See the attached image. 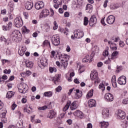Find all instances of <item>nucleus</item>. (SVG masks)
<instances>
[{"label":"nucleus","instance_id":"obj_1","mask_svg":"<svg viewBox=\"0 0 128 128\" xmlns=\"http://www.w3.org/2000/svg\"><path fill=\"white\" fill-rule=\"evenodd\" d=\"M98 72L96 71L92 72L90 74V78L94 82L95 84H98L100 82V79L98 76Z\"/></svg>","mask_w":128,"mask_h":128},{"label":"nucleus","instance_id":"obj_2","mask_svg":"<svg viewBox=\"0 0 128 128\" xmlns=\"http://www.w3.org/2000/svg\"><path fill=\"white\" fill-rule=\"evenodd\" d=\"M11 38H12V40L13 42H16V40L19 38L20 40V38H22V34L20 31L18 30H15L12 32V34H11Z\"/></svg>","mask_w":128,"mask_h":128},{"label":"nucleus","instance_id":"obj_3","mask_svg":"<svg viewBox=\"0 0 128 128\" xmlns=\"http://www.w3.org/2000/svg\"><path fill=\"white\" fill-rule=\"evenodd\" d=\"M18 88L20 92H21V94H26L28 90V85L24 82H21Z\"/></svg>","mask_w":128,"mask_h":128},{"label":"nucleus","instance_id":"obj_4","mask_svg":"<svg viewBox=\"0 0 128 128\" xmlns=\"http://www.w3.org/2000/svg\"><path fill=\"white\" fill-rule=\"evenodd\" d=\"M72 4L74 8H80L84 4V1L82 0H73Z\"/></svg>","mask_w":128,"mask_h":128},{"label":"nucleus","instance_id":"obj_5","mask_svg":"<svg viewBox=\"0 0 128 128\" xmlns=\"http://www.w3.org/2000/svg\"><path fill=\"white\" fill-rule=\"evenodd\" d=\"M38 66L40 68L44 69L46 66H48V60L46 58H42L38 62Z\"/></svg>","mask_w":128,"mask_h":128},{"label":"nucleus","instance_id":"obj_6","mask_svg":"<svg viewBox=\"0 0 128 128\" xmlns=\"http://www.w3.org/2000/svg\"><path fill=\"white\" fill-rule=\"evenodd\" d=\"M14 22L16 28H20L24 24L22 19V17L20 16L16 17L14 20Z\"/></svg>","mask_w":128,"mask_h":128},{"label":"nucleus","instance_id":"obj_7","mask_svg":"<svg viewBox=\"0 0 128 128\" xmlns=\"http://www.w3.org/2000/svg\"><path fill=\"white\" fill-rule=\"evenodd\" d=\"M84 36V32L82 30L77 29L74 31V36L76 38H82Z\"/></svg>","mask_w":128,"mask_h":128},{"label":"nucleus","instance_id":"obj_8","mask_svg":"<svg viewBox=\"0 0 128 128\" xmlns=\"http://www.w3.org/2000/svg\"><path fill=\"white\" fill-rule=\"evenodd\" d=\"M52 44L54 46H58L60 44V36L58 35H54L52 37Z\"/></svg>","mask_w":128,"mask_h":128},{"label":"nucleus","instance_id":"obj_9","mask_svg":"<svg viewBox=\"0 0 128 128\" xmlns=\"http://www.w3.org/2000/svg\"><path fill=\"white\" fill-rule=\"evenodd\" d=\"M118 82L120 86L122 84H126V76H122L118 78Z\"/></svg>","mask_w":128,"mask_h":128},{"label":"nucleus","instance_id":"obj_10","mask_svg":"<svg viewBox=\"0 0 128 128\" xmlns=\"http://www.w3.org/2000/svg\"><path fill=\"white\" fill-rule=\"evenodd\" d=\"M34 6L36 10H41V8L44 7V3L42 1H38L35 3Z\"/></svg>","mask_w":128,"mask_h":128},{"label":"nucleus","instance_id":"obj_11","mask_svg":"<svg viewBox=\"0 0 128 128\" xmlns=\"http://www.w3.org/2000/svg\"><path fill=\"white\" fill-rule=\"evenodd\" d=\"M104 98L106 102H112L114 100V96L112 94L107 93L104 95Z\"/></svg>","mask_w":128,"mask_h":128},{"label":"nucleus","instance_id":"obj_12","mask_svg":"<svg viewBox=\"0 0 128 128\" xmlns=\"http://www.w3.org/2000/svg\"><path fill=\"white\" fill-rule=\"evenodd\" d=\"M115 21L116 18L113 15L109 16L106 19V22L108 24H112Z\"/></svg>","mask_w":128,"mask_h":128},{"label":"nucleus","instance_id":"obj_13","mask_svg":"<svg viewBox=\"0 0 128 128\" xmlns=\"http://www.w3.org/2000/svg\"><path fill=\"white\" fill-rule=\"evenodd\" d=\"M118 40H120L118 38H112L110 41H108V44H110V48H112V46H116V44H114V42H118Z\"/></svg>","mask_w":128,"mask_h":128},{"label":"nucleus","instance_id":"obj_14","mask_svg":"<svg viewBox=\"0 0 128 128\" xmlns=\"http://www.w3.org/2000/svg\"><path fill=\"white\" fill-rule=\"evenodd\" d=\"M96 22H98L96 17L95 16H92L89 21L90 26H94V25L96 24Z\"/></svg>","mask_w":128,"mask_h":128},{"label":"nucleus","instance_id":"obj_15","mask_svg":"<svg viewBox=\"0 0 128 128\" xmlns=\"http://www.w3.org/2000/svg\"><path fill=\"white\" fill-rule=\"evenodd\" d=\"M118 118L124 120L126 118V113L122 110H118Z\"/></svg>","mask_w":128,"mask_h":128},{"label":"nucleus","instance_id":"obj_16","mask_svg":"<svg viewBox=\"0 0 128 128\" xmlns=\"http://www.w3.org/2000/svg\"><path fill=\"white\" fill-rule=\"evenodd\" d=\"M74 115L75 116H77V118H84V113L82 112V111L80 110H77L74 112Z\"/></svg>","mask_w":128,"mask_h":128},{"label":"nucleus","instance_id":"obj_17","mask_svg":"<svg viewBox=\"0 0 128 128\" xmlns=\"http://www.w3.org/2000/svg\"><path fill=\"white\" fill-rule=\"evenodd\" d=\"M94 58V54H91V58L90 59V56L89 55L86 56L84 58H83L82 62H92V58Z\"/></svg>","mask_w":128,"mask_h":128},{"label":"nucleus","instance_id":"obj_18","mask_svg":"<svg viewBox=\"0 0 128 128\" xmlns=\"http://www.w3.org/2000/svg\"><path fill=\"white\" fill-rule=\"evenodd\" d=\"M88 106L89 108H94L96 106V102L94 99H90L88 101Z\"/></svg>","mask_w":128,"mask_h":128},{"label":"nucleus","instance_id":"obj_19","mask_svg":"<svg viewBox=\"0 0 128 128\" xmlns=\"http://www.w3.org/2000/svg\"><path fill=\"white\" fill-rule=\"evenodd\" d=\"M102 115L103 118H108L110 116V110L108 108H104L102 111Z\"/></svg>","mask_w":128,"mask_h":128},{"label":"nucleus","instance_id":"obj_20","mask_svg":"<svg viewBox=\"0 0 128 128\" xmlns=\"http://www.w3.org/2000/svg\"><path fill=\"white\" fill-rule=\"evenodd\" d=\"M76 92H75L74 98H76V100H78V98L82 96V92H80V90H76Z\"/></svg>","mask_w":128,"mask_h":128},{"label":"nucleus","instance_id":"obj_21","mask_svg":"<svg viewBox=\"0 0 128 128\" xmlns=\"http://www.w3.org/2000/svg\"><path fill=\"white\" fill-rule=\"evenodd\" d=\"M56 112L54 110H50L49 112V114L48 115V118H50V120H52L56 116Z\"/></svg>","mask_w":128,"mask_h":128},{"label":"nucleus","instance_id":"obj_22","mask_svg":"<svg viewBox=\"0 0 128 128\" xmlns=\"http://www.w3.org/2000/svg\"><path fill=\"white\" fill-rule=\"evenodd\" d=\"M12 22H8L6 26H2L3 30H8L12 28Z\"/></svg>","mask_w":128,"mask_h":128},{"label":"nucleus","instance_id":"obj_23","mask_svg":"<svg viewBox=\"0 0 128 128\" xmlns=\"http://www.w3.org/2000/svg\"><path fill=\"white\" fill-rule=\"evenodd\" d=\"M25 6L26 8V10H32L34 6V4L30 2H26Z\"/></svg>","mask_w":128,"mask_h":128},{"label":"nucleus","instance_id":"obj_24","mask_svg":"<svg viewBox=\"0 0 128 128\" xmlns=\"http://www.w3.org/2000/svg\"><path fill=\"white\" fill-rule=\"evenodd\" d=\"M70 108L71 110H74L78 108V105L76 104V102L74 101L72 103H71L70 106Z\"/></svg>","mask_w":128,"mask_h":128},{"label":"nucleus","instance_id":"obj_25","mask_svg":"<svg viewBox=\"0 0 128 128\" xmlns=\"http://www.w3.org/2000/svg\"><path fill=\"white\" fill-rule=\"evenodd\" d=\"M100 125L102 128H108V126H110V124L108 122L103 121L100 122Z\"/></svg>","mask_w":128,"mask_h":128},{"label":"nucleus","instance_id":"obj_26","mask_svg":"<svg viewBox=\"0 0 128 128\" xmlns=\"http://www.w3.org/2000/svg\"><path fill=\"white\" fill-rule=\"evenodd\" d=\"M92 5L90 4H88L86 8V12H89L90 14V12H92Z\"/></svg>","mask_w":128,"mask_h":128},{"label":"nucleus","instance_id":"obj_27","mask_svg":"<svg viewBox=\"0 0 128 128\" xmlns=\"http://www.w3.org/2000/svg\"><path fill=\"white\" fill-rule=\"evenodd\" d=\"M116 80V76H113L112 78V84L114 88H116L118 86Z\"/></svg>","mask_w":128,"mask_h":128},{"label":"nucleus","instance_id":"obj_28","mask_svg":"<svg viewBox=\"0 0 128 128\" xmlns=\"http://www.w3.org/2000/svg\"><path fill=\"white\" fill-rule=\"evenodd\" d=\"M68 58V56L66 54H62L59 56V60H60V62H62V60H66Z\"/></svg>","mask_w":128,"mask_h":128},{"label":"nucleus","instance_id":"obj_29","mask_svg":"<svg viewBox=\"0 0 128 128\" xmlns=\"http://www.w3.org/2000/svg\"><path fill=\"white\" fill-rule=\"evenodd\" d=\"M70 104H72V101L68 100V101L66 104L63 108V112H66L70 108Z\"/></svg>","mask_w":128,"mask_h":128},{"label":"nucleus","instance_id":"obj_30","mask_svg":"<svg viewBox=\"0 0 128 128\" xmlns=\"http://www.w3.org/2000/svg\"><path fill=\"white\" fill-rule=\"evenodd\" d=\"M118 51H114L112 56L111 60H114V58H118Z\"/></svg>","mask_w":128,"mask_h":128},{"label":"nucleus","instance_id":"obj_31","mask_svg":"<svg viewBox=\"0 0 128 128\" xmlns=\"http://www.w3.org/2000/svg\"><path fill=\"white\" fill-rule=\"evenodd\" d=\"M60 74H58L56 75L53 78L52 80H53L54 84H58V80H60Z\"/></svg>","mask_w":128,"mask_h":128},{"label":"nucleus","instance_id":"obj_32","mask_svg":"<svg viewBox=\"0 0 128 128\" xmlns=\"http://www.w3.org/2000/svg\"><path fill=\"white\" fill-rule=\"evenodd\" d=\"M42 16L46 18L50 14V10H48V9H44L42 12Z\"/></svg>","mask_w":128,"mask_h":128},{"label":"nucleus","instance_id":"obj_33","mask_svg":"<svg viewBox=\"0 0 128 128\" xmlns=\"http://www.w3.org/2000/svg\"><path fill=\"white\" fill-rule=\"evenodd\" d=\"M60 62L62 63V66H63L64 69L66 68V66H68V60H64V59H61Z\"/></svg>","mask_w":128,"mask_h":128},{"label":"nucleus","instance_id":"obj_34","mask_svg":"<svg viewBox=\"0 0 128 128\" xmlns=\"http://www.w3.org/2000/svg\"><path fill=\"white\" fill-rule=\"evenodd\" d=\"M94 96V90H90L86 94V98H90Z\"/></svg>","mask_w":128,"mask_h":128},{"label":"nucleus","instance_id":"obj_35","mask_svg":"<svg viewBox=\"0 0 128 128\" xmlns=\"http://www.w3.org/2000/svg\"><path fill=\"white\" fill-rule=\"evenodd\" d=\"M44 96H47L48 98H50L52 96V92H46L44 94Z\"/></svg>","mask_w":128,"mask_h":128},{"label":"nucleus","instance_id":"obj_36","mask_svg":"<svg viewBox=\"0 0 128 128\" xmlns=\"http://www.w3.org/2000/svg\"><path fill=\"white\" fill-rule=\"evenodd\" d=\"M14 96V92L10 91L8 92L6 94V98H12Z\"/></svg>","mask_w":128,"mask_h":128},{"label":"nucleus","instance_id":"obj_37","mask_svg":"<svg viewBox=\"0 0 128 128\" xmlns=\"http://www.w3.org/2000/svg\"><path fill=\"white\" fill-rule=\"evenodd\" d=\"M26 66L29 68H32L34 66V63H32V62H28L26 63Z\"/></svg>","mask_w":128,"mask_h":128},{"label":"nucleus","instance_id":"obj_38","mask_svg":"<svg viewBox=\"0 0 128 128\" xmlns=\"http://www.w3.org/2000/svg\"><path fill=\"white\" fill-rule=\"evenodd\" d=\"M22 30V32H24V34H28V32H30V30L27 29L26 26H23Z\"/></svg>","mask_w":128,"mask_h":128},{"label":"nucleus","instance_id":"obj_39","mask_svg":"<svg viewBox=\"0 0 128 128\" xmlns=\"http://www.w3.org/2000/svg\"><path fill=\"white\" fill-rule=\"evenodd\" d=\"M88 18L87 17H84V26H88Z\"/></svg>","mask_w":128,"mask_h":128},{"label":"nucleus","instance_id":"obj_40","mask_svg":"<svg viewBox=\"0 0 128 128\" xmlns=\"http://www.w3.org/2000/svg\"><path fill=\"white\" fill-rule=\"evenodd\" d=\"M122 126L124 128H126L128 126V121H124L123 122V123L122 124Z\"/></svg>","mask_w":128,"mask_h":128},{"label":"nucleus","instance_id":"obj_41","mask_svg":"<svg viewBox=\"0 0 128 128\" xmlns=\"http://www.w3.org/2000/svg\"><path fill=\"white\" fill-rule=\"evenodd\" d=\"M49 71L50 72L52 73L54 72H56V68L54 67H50L49 68Z\"/></svg>","mask_w":128,"mask_h":128},{"label":"nucleus","instance_id":"obj_42","mask_svg":"<svg viewBox=\"0 0 128 128\" xmlns=\"http://www.w3.org/2000/svg\"><path fill=\"white\" fill-rule=\"evenodd\" d=\"M54 26L53 29L54 30H58V23H56V21H54Z\"/></svg>","mask_w":128,"mask_h":128},{"label":"nucleus","instance_id":"obj_43","mask_svg":"<svg viewBox=\"0 0 128 128\" xmlns=\"http://www.w3.org/2000/svg\"><path fill=\"white\" fill-rule=\"evenodd\" d=\"M48 108V106H40L38 108V110H46Z\"/></svg>","mask_w":128,"mask_h":128},{"label":"nucleus","instance_id":"obj_44","mask_svg":"<svg viewBox=\"0 0 128 128\" xmlns=\"http://www.w3.org/2000/svg\"><path fill=\"white\" fill-rule=\"evenodd\" d=\"M53 2L56 4H60L62 2V0H53Z\"/></svg>","mask_w":128,"mask_h":128},{"label":"nucleus","instance_id":"obj_45","mask_svg":"<svg viewBox=\"0 0 128 128\" xmlns=\"http://www.w3.org/2000/svg\"><path fill=\"white\" fill-rule=\"evenodd\" d=\"M99 88H100L102 90H104L106 87L104 86V84H100L98 86Z\"/></svg>","mask_w":128,"mask_h":128},{"label":"nucleus","instance_id":"obj_46","mask_svg":"<svg viewBox=\"0 0 128 128\" xmlns=\"http://www.w3.org/2000/svg\"><path fill=\"white\" fill-rule=\"evenodd\" d=\"M24 51L19 50H18V54H20V56H24Z\"/></svg>","mask_w":128,"mask_h":128},{"label":"nucleus","instance_id":"obj_47","mask_svg":"<svg viewBox=\"0 0 128 128\" xmlns=\"http://www.w3.org/2000/svg\"><path fill=\"white\" fill-rule=\"evenodd\" d=\"M103 56H108V50L104 51L103 52Z\"/></svg>","mask_w":128,"mask_h":128},{"label":"nucleus","instance_id":"obj_48","mask_svg":"<svg viewBox=\"0 0 128 128\" xmlns=\"http://www.w3.org/2000/svg\"><path fill=\"white\" fill-rule=\"evenodd\" d=\"M62 86H58L56 89V92H60V90H62Z\"/></svg>","mask_w":128,"mask_h":128},{"label":"nucleus","instance_id":"obj_49","mask_svg":"<svg viewBox=\"0 0 128 128\" xmlns=\"http://www.w3.org/2000/svg\"><path fill=\"white\" fill-rule=\"evenodd\" d=\"M122 102L124 104H128V98H126L125 99H124Z\"/></svg>","mask_w":128,"mask_h":128},{"label":"nucleus","instance_id":"obj_50","mask_svg":"<svg viewBox=\"0 0 128 128\" xmlns=\"http://www.w3.org/2000/svg\"><path fill=\"white\" fill-rule=\"evenodd\" d=\"M1 14H2L3 16H6V10L4 9L1 10Z\"/></svg>","mask_w":128,"mask_h":128},{"label":"nucleus","instance_id":"obj_51","mask_svg":"<svg viewBox=\"0 0 128 128\" xmlns=\"http://www.w3.org/2000/svg\"><path fill=\"white\" fill-rule=\"evenodd\" d=\"M2 122H4V124H6V122H8V120H6V118H2L1 120Z\"/></svg>","mask_w":128,"mask_h":128},{"label":"nucleus","instance_id":"obj_52","mask_svg":"<svg viewBox=\"0 0 128 128\" xmlns=\"http://www.w3.org/2000/svg\"><path fill=\"white\" fill-rule=\"evenodd\" d=\"M14 80V76H12L10 77V78H9V80H7L5 82V84H7L8 82V81L9 80Z\"/></svg>","mask_w":128,"mask_h":128},{"label":"nucleus","instance_id":"obj_53","mask_svg":"<svg viewBox=\"0 0 128 128\" xmlns=\"http://www.w3.org/2000/svg\"><path fill=\"white\" fill-rule=\"evenodd\" d=\"M54 56H56V52H54V50L52 51L50 58H54Z\"/></svg>","mask_w":128,"mask_h":128},{"label":"nucleus","instance_id":"obj_54","mask_svg":"<svg viewBox=\"0 0 128 128\" xmlns=\"http://www.w3.org/2000/svg\"><path fill=\"white\" fill-rule=\"evenodd\" d=\"M13 10H14V8H12V7H9L8 8V12L9 14H10V12H12Z\"/></svg>","mask_w":128,"mask_h":128},{"label":"nucleus","instance_id":"obj_55","mask_svg":"<svg viewBox=\"0 0 128 128\" xmlns=\"http://www.w3.org/2000/svg\"><path fill=\"white\" fill-rule=\"evenodd\" d=\"M43 44L44 46H46L47 44H49L50 46V42H48V41L47 40H46L44 42H43Z\"/></svg>","mask_w":128,"mask_h":128},{"label":"nucleus","instance_id":"obj_56","mask_svg":"<svg viewBox=\"0 0 128 128\" xmlns=\"http://www.w3.org/2000/svg\"><path fill=\"white\" fill-rule=\"evenodd\" d=\"M6 110L4 112H2L0 116L2 118H6Z\"/></svg>","mask_w":128,"mask_h":128},{"label":"nucleus","instance_id":"obj_57","mask_svg":"<svg viewBox=\"0 0 128 128\" xmlns=\"http://www.w3.org/2000/svg\"><path fill=\"white\" fill-rule=\"evenodd\" d=\"M6 56H10V54H11V52H10V49H7L6 50Z\"/></svg>","mask_w":128,"mask_h":128},{"label":"nucleus","instance_id":"obj_58","mask_svg":"<svg viewBox=\"0 0 128 128\" xmlns=\"http://www.w3.org/2000/svg\"><path fill=\"white\" fill-rule=\"evenodd\" d=\"M64 18H68L70 16V12H66L64 14Z\"/></svg>","mask_w":128,"mask_h":128},{"label":"nucleus","instance_id":"obj_59","mask_svg":"<svg viewBox=\"0 0 128 128\" xmlns=\"http://www.w3.org/2000/svg\"><path fill=\"white\" fill-rule=\"evenodd\" d=\"M118 5H116V4H114V7L112 6L111 8L112 10H116V8H118Z\"/></svg>","mask_w":128,"mask_h":128},{"label":"nucleus","instance_id":"obj_60","mask_svg":"<svg viewBox=\"0 0 128 128\" xmlns=\"http://www.w3.org/2000/svg\"><path fill=\"white\" fill-rule=\"evenodd\" d=\"M2 64L4 65V64H6V62H8V60L2 59Z\"/></svg>","mask_w":128,"mask_h":128},{"label":"nucleus","instance_id":"obj_61","mask_svg":"<svg viewBox=\"0 0 128 128\" xmlns=\"http://www.w3.org/2000/svg\"><path fill=\"white\" fill-rule=\"evenodd\" d=\"M8 6L9 8H12V6H14V2H12V1L8 3Z\"/></svg>","mask_w":128,"mask_h":128},{"label":"nucleus","instance_id":"obj_62","mask_svg":"<svg viewBox=\"0 0 128 128\" xmlns=\"http://www.w3.org/2000/svg\"><path fill=\"white\" fill-rule=\"evenodd\" d=\"M108 0H106L104 1V8H106V6H108Z\"/></svg>","mask_w":128,"mask_h":128},{"label":"nucleus","instance_id":"obj_63","mask_svg":"<svg viewBox=\"0 0 128 128\" xmlns=\"http://www.w3.org/2000/svg\"><path fill=\"white\" fill-rule=\"evenodd\" d=\"M0 40L2 42H6V39L4 36H2L0 38Z\"/></svg>","mask_w":128,"mask_h":128},{"label":"nucleus","instance_id":"obj_64","mask_svg":"<svg viewBox=\"0 0 128 128\" xmlns=\"http://www.w3.org/2000/svg\"><path fill=\"white\" fill-rule=\"evenodd\" d=\"M24 16L25 18H28V12H24Z\"/></svg>","mask_w":128,"mask_h":128}]
</instances>
